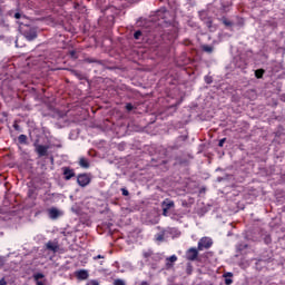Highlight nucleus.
I'll list each match as a JSON object with an SVG mask.
<instances>
[{"mask_svg":"<svg viewBox=\"0 0 285 285\" xmlns=\"http://www.w3.org/2000/svg\"><path fill=\"white\" fill-rule=\"evenodd\" d=\"M213 246V240L209 237H202L198 243V250L209 249Z\"/></svg>","mask_w":285,"mask_h":285,"instance_id":"4","label":"nucleus"},{"mask_svg":"<svg viewBox=\"0 0 285 285\" xmlns=\"http://www.w3.org/2000/svg\"><path fill=\"white\" fill-rule=\"evenodd\" d=\"M13 129L18 132L21 131L20 126L17 122L13 124Z\"/></svg>","mask_w":285,"mask_h":285,"instance_id":"32","label":"nucleus"},{"mask_svg":"<svg viewBox=\"0 0 285 285\" xmlns=\"http://www.w3.org/2000/svg\"><path fill=\"white\" fill-rule=\"evenodd\" d=\"M69 55H70L71 59H78L76 50L69 51Z\"/></svg>","mask_w":285,"mask_h":285,"instance_id":"25","label":"nucleus"},{"mask_svg":"<svg viewBox=\"0 0 285 285\" xmlns=\"http://www.w3.org/2000/svg\"><path fill=\"white\" fill-rule=\"evenodd\" d=\"M161 208L163 209H167V210H170L173 208H175V203L174 200L169 199V198H166L163 204H161Z\"/></svg>","mask_w":285,"mask_h":285,"instance_id":"8","label":"nucleus"},{"mask_svg":"<svg viewBox=\"0 0 285 285\" xmlns=\"http://www.w3.org/2000/svg\"><path fill=\"white\" fill-rule=\"evenodd\" d=\"M77 183L81 188H86L91 183V178L88 174H79L77 176Z\"/></svg>","mask_w":285,"mask_h":285,"instance_id":"3","label":"nucleus"},{"mask_svg":"<svg viewBox=\"0 0 285 285\" xmlns=\"http://www.w3.org/2000/svg\"><path fill=\"white\" fill-rule=\"evenodd\" d=\"M3 265V263H2V259L0 258V266H2Z\"/></svg>","mask_w":285,"mask_h":285,"instance_id":"39","label":"nucleus"},{"mask_svg":"<svg viewBox=\"0 0 285 285\" xmlns=\"http://www.w3.org/2000/svg\"><path fill=\"white\" fill-rule=\"evenodd\" d=\"M193 272H194V266H193V264L189 262V263H187L186 274L190 276V275L193 274Z\"/></svg>","mask_w":285,"mask_h":285,"instance_id":"16","label":"nucleus"},{"mask_svg":"<svg viewBox=\"0 0 285 285\" xmlns=\"http://www.w3.org/2000/svg\"><path fill=\"white\" fill-rule=\"evenodd\" d=\"M14 18L16 19H20L21 18V14L19 12L14 13Z\"/></svg>","mask_w":285,"mask_h":285,"instance_id":"35","label":"nucleus"},{"mask_svg":"<svg viewBox=\"0 0 285 285\" xmlns=\"http://www.w3.org/2000/svg\"><path fill=\"white\" fill-rule=\"evenodd\" d=\"M98 259H105V256L100 254L97 256H94V261H98Z\"/></svg>","mask_w":285,"mask_h":285,"instance_id":"33","label":"nucleus"},{"mask_svg":"<svg viewBox=\"0 0 285 285\" xmlns=\"http://www.w3.org/2000/svg\"><path fill=\"white\" fill-rule=\"evenodd\" d=\"M154 255L153 250L144 252L142 256L145 259H149Z\"/></svg>","mask_w":285,"mask_h":285,"instance_id":"17","label":"nucleus"},{"mask_svg":"<svg viewBox=\"0 0 285 285\" xmlns=\"http://www.w3.org/2000/svg\"><path fill=\"white\" fill-rule=\"evenodd\" d=\"M213 50H214V48H213L212 46L206 45V46L203 47V51H204V52H209V53H212Z\"/></svg>","mask_w":285,"mask_h":285,"instance_id":"19","label":"nucleus"},{"mask_svg":"<svg viewBox=\"0 0 285 285\" xmlns=\"http://www.w3.org/2000/svg\"><path fill=\"white\" fill-rule=\"evenodd\" d=\"M87 62H88V63H98V60L95 59V58H88V59H87Z\"/></svg>","mask_w":285,"mask_h":285,"instance_id":"29","label":"nucleus"},{"mask_svg":"<svg viewBox=\"0 0 285 285\" xmlns=\"http://www.w3.org/2000/svg\"><path fill=\"white\" fill-rule=\"evenodd\" d=\"M121 193H122L124 197H128L129 196V191L126 188H121Z\"/></svg>","mask_w":285,"mask_h":285,"instance_id":"27","label":"nucleus"},{"mask_svg":"<svg viewBox=\"0 0 285 285\" xmlns=\"http://www.w3.org/2000/svg\"><path fill=\"white\" fill-rule=\"evenodd\" d=\"M86 285H99V282L96 279H91Z\"/></svg>","mask_w":285,"mask_h":285,"instance_id":"28","label":"nucleus"},{"mask_svg":"<svg viewBox=\"0 0 285 285\" xmlns=\"http://www.w3.org/2000/svg\"><path fill=\"white\" fill-rule=\"evenodd\" d=\"M62 173H63V179L66 181L71 180L76 176L75 169L70 167H62Z\"/></svg>","mask_w":285,"mask_h":285,"instance_id":"6","label":"nucleus"},{"mask_svg":"<svg viewBox=\"0 0 285 285\" xmlns=\"http://www.w3.org/2000/svg\"><path fill=\"white\" fill-rule=\"evenodd\" d=\"M114 285H126V282L124 279H121V278H116L114 281Z\"/></svg>","mask_w":285,"mask_h":285,"instance_id":"20","label":"nucleus"},{"mask_svg":"<svg viewBox=\"0 0 285 285\" xmlns=\"http://www.w3.org/2000/svg\"><path fill=\"white\" fill-rule=\"evenodd\" d=\"M264 75H265V70H264V69H257V70L255 71V77H256L257 79H263Z\"/></svg>","mask_w":285,"mask_h":285,"instance_id":"14","label":"nucleus"},{"mask_svg":"<svg viewBox=\"0 0 285 285\" xmlns=\"http://www.w3.org/2000/svg\"><path fill=\"white\" fill-rule=\"evenodd\" d=\"M46 248H47V250H50V252H52V253H57L58 249H59V245H58V243H56V242L49 240V242L46 244Z\"/></svg>","mask_w":285,"mask_h":285,"instance_id":"9","label":"nucleus"},{"mask_svg":"<svg viewBox=\"0 0 285 285\" xmlns=\"http://www.w3.org/2000/svg\"><path fill=\"white\" fill-rule=\"evenodd\" d=\"M223 23L225 24V26H227V27H232L233 26V22L232 21H229L227 18H223Z\"/></svg>","mask_w":285,"mask_h":285,"instance_id":"22","label":"nucleus"},{"mask_svg":"<svg viewBox=\"0 0 285 285\" xmlns=\"http://www.w3.org/2000/svg\"><path fill=\"white\" fill-rule=\"evenodd\" d=\"M76 277L78 281H87L89 277V273L87 269H79L76 272Z\"/></svg>","mask_w":285,"mask_h":285,"instance_id":"7","label":"nucleus"},{"mask_svg":"<svg viewBox=\"0 0 285 285\" xmlns=\"http://www.w3.org/2000/svg\"><path fill=\"white\" fill-rule=\"evenodd\" d=\"M18 141L20 145H27L28 137L26 135H20Z\"/></svg>","mask_w":285,"mask_h":285,"instance_id":"15","label":"nucleus"},{"mask_svg":"<svg viewBox=\"0 0 285 285\" xmlns=\"http://www.w3.org/2000/svg\"><path fill=\"white\" fill-rule=\"evenodd\" d=\"M140 285H149L148 282L144 281Z\"/></svg>","mask_w":285,"mask_h":285,"instance_id":"38","label":"nucleus"},{"mask_svg":"<svg viewBox=\"0 0 285 285\" xmlns=\"http://www.w3.org/2000/svg\"><path fill=\"white\" fill-rule=\"evenodd\" d=\"M21 32L23 35V37H26V39L28 41H33L35 39H37V31L36 28L31 27V26H24L21 28Z\"/></svg>","mask_w":285,"mask_h":285,"instance_id":"1","label":"nucleus"},{"mask_svg":"<svg viewBox=\"0 0 285 285\" xmlns=\"http://www.w3.org/2000/svg\"><path fill=\"white\" fill-rule=\"evenodd\" d=\"M35 282H38L42 278H45V275L42 273H37L33 275Z\"/></svg>","mask_w":285,"mask_h":285,"instance_id":"18","label":"nucleus"},{"mask_svg":"<svg viewBox=\"0 0 285 285\" xmlns=\"http://www.w3.org/2000/svg\"><path fill=\"white\" fill-rule=\"evenodd\" d=\"M126 110H128V112H130L131 110H134V106H132L131 102H128V104L126 105Z\"/></svg>","mask_w":285,"mask_h":285,"instance_id":"26","label":"nucleus"},{"mask_svg":"<svg viewBox=\"0 0 285 285\" xmlns=\"http://www.w3.org/2000/svg\"><path fill=\"white\" fill-rule=\"evenodd\" d=\"M37 285H45V283L42 281H36Z\"/></svg>","mask_w":285,"mask_h":285,"instance_id":"36","label":"nucleus"},{"mask_svg":"<svg viewBox=\"0 0 285 285\" xmlns=\"http://www.w3.org/2000/svg\"><path fill=\"white\" fill-rule=\"evenodd\" d=\"M167 266H168V267H170V266H171V264H170L169 262H167Z\"/></svg>","mask_w":285,"mask_h":285,"instance_id":"40","label":"nucleus"},{"mask_svg":"<svg viewBox=\"0 0 285 285\" xmlns=\"http://www.w3.org/2000/svg\"><path fill=\"white\" fill-rule=\"evenodd\" d=\"M48 214H49V218L52 220L58 219L60 216V212L56 207L50 208L48 210Z\"/></svg>","mask_w":285,"mask_h":285,"instance_id":"10","label":"nucleus"},{"mask_svg":"<svg viewBox=\"0 0 285 285\" xmlns=\"http://www.w3.org/2000/svg\"><path fill=\"white\" fill-rule=\"evenodd\" d=\"M141 36H142V32L140 30H138V31L135 32L134 38L136 40H139Z\"/></svg>","mask_w":285,"mask_h":285,"instance_id":"24","label":"nucleus"},{"mask_svg":"<svg viewBox=\"0 0 285 285\" xmlns=\"http://www.w3.org/2000/svg\"><path fill=\"white\" fill-rule=\"evenodd\" d=\"M199 252L200 249H198V247H190L186 250L185 253V258L188 261V262H197L198 258H199Z\"/></svg>","mask_w":285,"mask_h":285,"instance_id":"2","label":"nucleus"},{"mask_svg":"<svg viewBox=\"0 0 285 285\" xmlns=\"http://www.w3.org/2000/svg\"><path fill=\"white\" fill-rule=\"evenodd\" d=\"M225 142H226V138L220 139V141H219V144H218V147H219V148H223L224 145H225Z\"/></svg>","mask_w":285,"mask_h":285,"instance_id":"30","label":"nucleus"},{"mask_svg":"<svg viewBox=\"0 0 285 285\" xmlns=\"http://www.w3.org/2000/svg\"><path fill=\"white\" fill-rule=\"evenodd\" d=\"M0 285H7V282H6L4 278H1V279H0Z\"/></svg>","mask_w":285,"mask_h":285,"instance_id":"34","label":"nucleus"},{"mask_svg":"<svg viewBox=\"0 0 285 285\" xmlns=\"http://www.w3.org/2000/svg\"><path fill=\"white\" fill-rule=\"evenodd\" d=\"M166 236V230H161L155 235V240L158 243H164Z\"/></svg>","mask_w":285,"mask_h":285,"instance_id":"12","label":"nucleus"},{"mask_svg":"<svg viewBox=\"0 0 285 285\" xmlns=\"http://www.w3.org/2000/svg\"><path fill=\"white\" fill-rule=\"evenodd\" d=\"M177 261L178 258L176 255H171L170 257L167 258V262H170V263H176Z\"/></svg>","mask_w":285,"mask_h":285,"instance_id":"23","label":"nucleus"},{"mask_svg":"<svg viewBox=\"0 0 285 285\" xmlns=\"http://www.w3.org/2000/svg\"><path fill=\"white\" fill-rule=\"evenodd\" d=\"M234 274L232 272L224 273L223 277L225 278V285H232Z\"/></svg>","mask_w":285,"mask_h":285,"instance_id":"11","label":"nucleus"},{"mask_svg":"<svg viewBox=\"0 0 285 285\" xmlns=\"http://www.w3.org/2000/svg\"><path fill=\"white\" fill-rule=\"evenodd\" d=\"M52 1L61 7V6L66 4L69 0H52Z\"/></svg>","mask_w":285,"mask_h":285,"instance_id":"21","label":"nucleus"},{"mask_svg":"<svg viewBox=\"0 0 285 285\" xmlns=\"http://www.w3.org/2000/svg\"><path fill=\"white\" fill-rule=\"evenodd\" d=\"M163 216L168 217L169 216V209L163 208Z\"/></svg>","mask_w":285,"mask_h":285,"instance_id":"31","label":"nucleus"},{"mask_svg":"<svg viewBox=\"0 0 285 285\" xmlns=\"http://www.w3.org/2000/svg\"><path fill=\"white\" fill-rule=\"evenodd\" d=\"M75 75L80 79L81 75L79 72L75 71Z\"/></svg>","mask_w":285,"mask_h":285,"instance_id":"37","label":"nucleus"},{"mask_svg":"<svg viewBox=\"0 0 285 285\" xmlns=\"http://www.w3.org/2000/svg\"><path fill=\"white\" fill-rule=\"evenodd\" d=\"M79 165H80V167L83 168V169H88V168L90 167L88 160H87L86 158H83V157L80 158Z\"/></svg>","mask_w":285,"mask_h":285,"instance_id":"13","label":"nucleus"},{"mask_svg":"<svg viewBox=\"0 0 285 285\" xmlns=\"http://www.w3.org/2000/svg\"><path fill=\"white\" fill-rule=\"evenodd\" d=\"M35 147H36V153L38 154L39 158L48 156L49 146L35 144Z\"/></svg>","mask_w":285,"mask_h":285,"instance_id":"5","label":"nucleus"}]
</instances>
